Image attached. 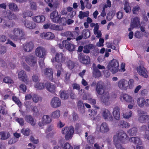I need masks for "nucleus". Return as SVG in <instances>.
<instances>
[{"mask_svg": "<svg viewBox=\"0 0 149 149\" xmlns=\"http://www.w3.org/2000/svg\"><path fill=\"white\" fill-rule=\"evenodd\" d=\"M129 140L136 144L141 145L142 143L141 140L138 137H132L128 139L126 133L122 130L120 131L116 135L114 136L113 141L115 144L119 143V141L126 143Z\"/></svg>", "mask_w": 149, "mask_h": 149, "instance_id": "1", "label": "nucleus"}, {"mask_svg": "<svg viewBox=\"0 0 149 149\" xmlns=\"http://www.w3.org/2000/svg\"><path fill=\"white\" fill-rule=\"evenodd\" d=\"M24 36L22 29L16 28L9 35V37L14 40L20 39Z\"/></svg>", "mask_w": 149, "mask_h": 149, "instance_id": "2", "label": "nucleus"}, {"mask_svg": "<svg viewBox=\"0 0 149 149\" xmlns=\"http://www.w3.org/2000/svg\"><path fill=\"white\" fill-rule=\"evenodd\" d=\"M107 68L113 74L117 72L119 70V64L118 61L115 59L110 61L108 65Z\"/></svg>", "mask_w": 149, "mask_h": 149, "instance_id": "3", "label": "nucleus"}, {"mask_svg": "<svg viewBox=\"0 0 149 149\" xmlns=\"http://www.w3.org/2000/svg\"><path fill=\"white\" fill-rule=\"evenodd\" d=\"M62 134L65 135V138L67 140L70 139L73 136L74 133V128L73 127H65L62 129Z\"/></svg>", "mask_w": 149, "mask_h": 149, "instance_id": "4", "label": "nucleus"}, {"mask_svg": "<svg viewBox=\"0 0 149 149\" xmlns=\"http://www.w3.org/2000/svg\"><path fill=\"white\" fill-rule=\"evenodd\" d=\"M65 60V57L61 53H57L55 55V59H52L53 64L54 66L62 64Z\"/></svg>", "mask_w": 149, "mask_h": 149, "instance_id": "5", "label": "nucleus"}, {"mask_svg": "<svg viewBox=\"0 0 149 149\" xmlns=\"http://www.w3.org/2000/svg\"><path fill=\"white\" fill-rule=\"evenodd\" d=\"M96 91L97 97L99 98V95L104 96L105 94L108 92L105 91L104 85V83L101 81L98 82L96 86Z\"/></svg>", "mask_w": 149, "mask_h": 149, "instance_id": "6", "label": "nucleus"}, {"mask_svg": "<svg viewBox=\"0 0 149 149\" xmlns=\"http://www.w3.org/2000/svg\"><path fill=\"white\" fill-rule=\"evenodd\" d=\"M26 62L31 66L33 67L37 65V60L36 58L30 54L23 58Z\"/></svg>", "mask_w": 149, "mask_h": 149, "instance_id": "7", "label": "nucleus"}, {"mask_svg": "<svg viewBox=\"0 0 149 149\" xmlns=\"http://www.w3.org/2000/svg\"><path fill=\"white\" fill-rule=\"evenodd\" d=\"M52 121V119L50 116L48 115H44L38 123L39 126L42 128L43 127L47 124L50 123Z\"/></svg>", "mask_w": 149, "mask_h": 149, "instance_id": "8", "label": "nucleus"}, {"mask_svg": "<svg viewBox=\"0 0 149 149\" xmlns=\"http://www.w3.org/2000/svg\"><path fill=\"white\" fill-rule=\"evenodd\" d=\"M136 70L138 74L141 76L145 78L148 77V72L143 65L137 66Z\"/></svg>", "mask_w": 149, "mask_h": 149, "instance_id": "9", "label": "nucleus"}, {"mask_svg": "<svg viewBox=\"0 0 149 149\" xmlns=\"http://www.w3.org/2000/svg\"><path fill=\"white\" fill-rule=\"evenodd\" d=\"M35 54L38 57L45 58L46 54V51L43 47H38L36 49Z\"/></svg>", "mask_w": 149, "mask_h": 149, "instance_id": "10", "label": "nucleus"}, {"mask_svg": "<svg viewBox=\"0 0 149 149\" xmlns=\"http://www.w3.org/2000/svg\"><path fill=\"white\" fill-rule=\"evenodd\" d=\"M96 130L103 133H105L109 131V128L107 123H103L100 125L97 126Z\"/></svg>", "mask_w": 149, "mask_h": 149, "instance_id": "11", "label": "nucleus"}, {"mask_svg": "<svg viewBox=\"0 0 149 149\" xmlns=\"http://www.w3.org/2000/svg\"><path fill=\"white\" fill-rule=\"evenodd\" d=\"M50 17L52 21L54 22H63L62 21H61V19H60V15H58V12L56 11H53L50 14Z\"/></svg>", "mask_w": 149, "mask_h": 149, "instance_id": "12", "label": "nucleus"}, {"mask_svg": "<svg viewBox=\"0 0 149 149\" xmlns=\"http://www.w3.org/2000/svg\"><path fill=\"white\" fill-rule=\"evenodd\" d=\"M120 100L123 102L129 103L134 102L133 98L130 95L126 94H123L120 95Z\"/></svg>", "mask_w": 149, "mask_h": 149, "instance_id": "13", "label": "nucleus"}, {"mask_svg": "<svg viewBox=\"0 0 149 149\" xmlns=\"http://www.w3.org/2000/svg\"><path fill=\"white\" fill-rule=\"evenodd\" d=\"M127 81L124 79L120 80L118 82L117 86L122 91L127 89Z\"/></svg>", "mask_w": 149, "mask_h": 149, "instance_id": "14", "label": "nucleus"}, {"mask_svg": "<svg viewBox=\"0 0 149 149\" xmlns=\"http://www.w3.org/2000/svg\"><path fill=\"white\" fill-rule=\"evenodd\" d=\"M78 34V33L77 32H74L72 33L70 31L65 32L61 34L62 36L67 37L68 40H70L72 39H74Z\"/></svg>", "mask_w": 149, "mask_h": 149, "instance_id": "15", "label": "nucleus"}, {"mask_svg": "<svg viewBox=\"0 0 149 149\" xmlns=\"http://www.w3.org/2000/svg\"><path fill=\"white\" fill-rule=\"evenodd\" d=\"M101 115L103 118L105 120H111L113 119L111 112L108 109H104L103 110L101 113Z\"/></svg>", "mask_w": 149, "mask_h": 149, "instance_id": "16", "label": "nucleus"}, {"mask_svg": "<svg viewBox=\"0 0 149 149\" xmlns=\"http://www.w3.org/2000/svg\"><path fill=\"white\" fill-rule=\"evenodd\" d=\"M51 106L54 108H57L61 106V101L57 97H54L51 100L50 103Z\"/></svg>", "mask_w": 149, "mask_h": 149, "instance_id": "17", "label": "nucleus"}, {"mask_svg": "<svg viewBox=\"0 0 149 149\" xmlns=\"http://www.w3.org/2000/svg\"><path fill=\"white\" fill-rule=\"evenodd\" d=\"M140 25L139 19L137 17H135L131 20L130 27L128 29L129 31H131L135 27H137Z\"/></svg>", "mask_w": 149, "mask_h": 149, "instance_id": "18", "label": "nucleus"}, {"mask_svg": "<svg viewBox=\"0 0 149 149\" xmlns=\"http://www.w3.org/2000/svg\"><path fill=\"white\" fill-rule=\"evenodd\" d=\"M41 38L47 40H52L55 36L54 34L51 32H43L40 34Z\"/></svg>", "mask_w": 149, "mask_h": 149, "instance_id": "19", "label": "nucleus"}, {"mask_svg": "<svg viewBox=\"0 0 149 149\" xmlns=\"http://www.w3.org/2000/svg\"><path fill=\"white\" fill-rule=\"evenodd\" d=\"M110 95L109 92L104 94V96H101L100 98L101 102L106 105H109L110 104L109 100Z\"/></svg>", "mask_w": 149, "mask_h": 149, "instance_id": "20", "label": "nucleus"}, {"mask_svg": "<svg viewBox=\"0 0 149 149\" xmlns=\"http://www.w3.org/2000/svg\"><path fill=\"white\" fill-rule=\"evenodd\" d=\"M18 78L23 81L27 84V77L25 72L23 70L19 71L18 73Z\"/></svg>", "mask_w": 149, "mask_h": 149, "instance_id": "21", "label": "nucleus"}, {"mask_svg": "<svg viewBox=\"0 0 149 149\" xmlns=\"http://www.w3.org/2000/svg\"><path fill=\"white\" fill-rule=\"evenodd\" d=\"M32 19L34 22L40 23L43 22L45 20V17L43 15H38L32 17Z\"/></svg>", "mask_w": 149, "mask_h": 149, "instance_id": "22", "label": "nucleus"}, {"mask_svg": "<svg viewBox=\"0 0 149 149\" xmlns=\"http://www.w3.org/2000/svg\"><path fill=\"white\" fill-rule=\"evenodd\" d=\"M63 45H65V47L70 51L74 50L75 47L74 45L70 43L66 40L63 41Z\"/></svg>", "mask_w": 149, "mask_h": 149, "instance_id": "23", "label": "nucleus"}, {"mask_svg": "<svg viewBox=\"0 0 149 149\" xmlns=\"http://www.w3.org/2000/svg\"><path fill=\"white\" fill-rule=\"evenodd\" d=\"M34 45L32 42H30L23 45V48L25 51L29 52L31 51L33 48Z\"/></svg>", "mask_w": 149, "mask_h": 149, "instance_id": "24", "label": "nucleus"}, {"mask_svg": "<svg viewBox=\"0 0 149 149\" xmlns=\"http://www.w3.org/2000/svg\"><path fill=\"white\" fill-rule=\"evenodd\" d=\"M120 108L117 107H115L113 109L112 114L114 118L116 120L120 119Z\"/></svg>", "mask_w": 149, "mask_h": 149, "instance_id": "25", "label": "nucleus"}, {"mask_svg": "<svg viewBox=\"0 0 149 149\" xmlns=\"http://www.w3.org/2000/svg\"><path fill=\"white\" fill-rule=\"evenodd\" d=\"M45 87L47 91L51 93H53L56 91V87L53 84L47 82L45 84Z\"/></svg>", "mask_w": 149, "mask_h": 149, "instance_id": "26", "label": "nucleus"}, {"mask_svg": "<svg viewBox=\"0 0 149 149\" xmlns=\"http://www.w3.org/2000/svg\"><path fill=\"white\" fill-rule=\"evenodd\" d=\"M45 75L46 77L51 80L53 79V72L52 70L50 68L46 69L44 71Z\"/></svg>", "mask_w": 149, "mask_h": 149, "instance_id": "27", "label": "nucleus"}, {"mask_svg": "<svg viewBox=\"0 0 149 149\" xmlns=\"http://www.w3.org/2000/svg\"><path fill=\"white\" fill-rule=\"evenodd\" d=\"M79 61L81 63L84 64H88L90 62V58L88 56L79 55Z\"/></svg>", "mask_w": 149, "mask_h": 149, "instance_id": "28", "label": "nucleus"}, {"mask_svg": "<svg viewBox=\"0 0 149 149\" xmlns=\"http://www.w3.org/2000/svg\"><path fill=\"white\" fill-rule=\"evenodd\" d=\"M25 26L30 29H33L36 27V24L31 21L25 20L24 22Z\"/></svg>", "mask_w": 149, "mask_h": 149, "instance_id": "29", "label": "nucleus"}, {"mask_svg": "<svg viewBox=\"0 0 149 149\" xmlns=\"http://www.w3.org/2000/svg\"><path fill=\"white\" fill-rule=\"evenodd\" d=\"M83 99L84 100H88L89 102L92 104H95L96 103L95 100L90 98V96L88 95L84 94L83 96Z\"/></svg>", "mask_w": 149, "mask_h": 149, "instance_id": "30", "label": "nucleus"}, {"mask_svg": "<svg viewBox=\"0 0 149 149\" xmlns=\"http://www.w3.org/2000/svg\"><path fill=\"white\" fill-rule=\"evenodd\" d=\"M61 112L58 109H57L52 112L50 116L52 118L54 119H57L60 116Z\"/></svg>", "mask_w": 149, "mask_h": 149, "instance_id": "31", "label": "nucleus"}, {"mask_svg": "<svg viewBox=\"0 0 149 149\" xmlns=\"http://www.w3.org/2000/svg\"><path fill=\"white\" fill-rule=\"evenodd\" d=\"M10 136V134L9 132H0V139H6L9 138Z\"/></svg>", "mask_w": 149, "mask_h": 149, "instance_id": "32", "label": "nucleus"}, {"mask_svg": "<svg viewBox=\"0 0 149 149\" xmlns=\"http://www.w3.org/2000/svg\"><path fill=\"white\" fill-rule=\"evenodd\" d=\"M25 120L28 123H30L32 126H34L36 124V121L34 120L33 118L30 116H26Z\"/></svg>", "mask_w": 149, "mask_h": 149, "instance_id": "33", "label": "nucleus"}, {"mask_svg": "<svg viewBox=\"0 0 149 149\" xmlns=\"http://www.w3.org/2000/svg\"><path fill=\"white\" fill-rule=\"evenodd\" d=\"M124 9L126 13H130L131 11V7L129 6V4L128 2L126 1H124Z\"/></svg>", "mask_w": 149, "mask_h": 149, "instance_id": "34", "label": "nucleus"}, {"mask_svg": "<svg viewBox=\"0 0 149 149\" xmlns=\"http://www.w3.org/2000/svg\"><path fill=\"white\" fill-rule=\"evenodd\" d=\"M93 75L95 78H98L100 77L101 75V73L100 70L96 68H95L93 66Z\"/></svg>", "mask_w": 149, "mask_h": 149, "instance_id": "35", "label": "nucleus"}, {"mask_svg": "<svg viewBox=\"0 0 149 149\" xmlns=\"http://www.w3.org/2000/svg\"><path fill=\"white\" fill-rule=\"evenodd\" d=\"M118 125L120 127L123 128H127L130 126L129 123L124 121H121Z\"/></svg>", "mask_w": 149, "mask_h": 149, "instance_id": "36", "label": "nucleus"}, {"mask_svg": "<svg viewBox=\"0 0 149 149\" xmlns=\"http://www.w3.org/2000/svg\"><path fill=\"white\" fill-rule=\"evenodd\" d=\"M145 102V99L143 97H139L137 100V104L140 107H142L144 106Z\"/></svg>", "mask_w": 149, "mask_h": 149, "instance_id": "37", "label": "nucleus"}, {"mask_svg": "<svg viewBox=\"0 0 149 149\" xmlns=\"http://www.w3.org/2000/svg\"><path fill=\"white\" fill-rule=\"evenodd\" d=\"M2 104L3 106H0V113L3 115L6 114L7 113V111L6 109V104L3 102Z\"/></svg>", "mask_w": 149, "mask_h": 149, "instance_id": "38", "label": "nucleus"}, {"mask_svg": "<svg viewBox=\"0 0 149 149\" xmlns=\"http://www.w3.org/2000/svg\"><path fill=\"white\" fill-rule=\"evenodd\" d=\"M89 12L88 11L83 12L80 11L79 13V17L81 19H83L84 17H87L89 15Z\"/></svg>", "mask_w": 149, "mask_h": 149, "instance_id": "39", "label": "nucleus"}, {"mask_svg": "<svg viewBox=\"0 0 149 149\" xmlns=\"http://www.w3.org/2000/svg\"><path fill=\"white\" fill-rule=\"evenodd\" d=\"M60 96L61 98L66 99L68 98L69 95L68 94L67 91H61L60 92Z\"/></svg>", "mask_w": 149, "mask_h": 149, "instance_id": "40", "label": "nucleus"}, {"mask_svg": "<svg viewBox=\"0 0 149 149\" xmlns=\"http://www.w3.org/2000/svg\"><path fill=\"white\" fill-rule=\"evenodd\" d=\"M116 12L114 10H113L108 14L107 16V20H111L114 16Z\"/></svg>", "mask_w": 149, "mask_h": 149, "instance_id": "41", "label": "nucleus"}, {"mask_svg": "<svg viewBox=\"0 0 149 149\" xmlns=\"http://www.w3.org/2000/svg\"><path fill=\"white\" fill-rule=\"evenodd\" d=\"M51 29L61 31L63 29L62 26H58L56 24H51Z\"/></svg>", "mask_w": 149, "mask_h": 149, "instance_id": "42", "label": "nucleus"}, {"mask_svg": "<svg viewBox=\"0 0 149 149\" xmlns=\"http://www.w3.org/2000/svg\"><path fill=\"white\" fill-rule=\"evenodd\" d=\"M137 131V128L136 127H134L129 130L128 131V133L130 135L134 136L136 135Z\"/></svg>", "mask_w": 149, "mask_h": 149, "instance_id": "43", "label": "nucleus"}, {"mask_svg": "<svg viewBox=\"0 0 149 149\" xmlns=\"http://www.w3.org/2000/svg\"><path fill=\"white\" fill-rule=\"evenodd\" d=\"M134 81L133 79H130L129 81H127V89L128 88L129 89H132L134 86Z\"/></svg>", "mask_w": 149, "mask_h": 149, "instance_id": "44", "label": "nucleus"}, {"mask_svg": "<svg viewBox=\"0 0 149 149\" xmlns=\"http://www.w3.org/2000/svg\"><path fill=\"white\" fill-rule=\"evenodd\" d=\"M62 64H60L59 65H56L55 66L57 68H58L59 69L57 70V73L56 74V76L57 77H60L61 72L63 71V69L62 68Z\"/></svg>", "mask_w": 149, "mask_h": 149, "instance_id": "45", "label": "nucleus"}, {"mask_svg": "<svg viewBox=\"0 0 149 149\" xmlns=\"http://www.w3.org/2000/svg\"><path fill=\"white\" fill-rule=\"evenodd\" d=\"M32 100L34 102L37 103L39 101H40L42 100V98L36 95H33L32 96Z\"/></svg>", "mask_w": 149, "mask_h": 149, "instance_id": "46", "label": "nucleus"}, {"mask_svg": "<svg viewBox=\"0 0 149 149\" xmlns=\"http://www.w3.org/2000/svg\"><path fill=\"white\" fill-rule=\"evenodd\" d=\"M82 35L83 37L85 38L89 37L90 35L89 31L88 29L84 30L82 33Z\"/></svg>", "mask_w": 149, "mask_h": 149, "instance_id": "47", "label": "nucleus"}, {"mask_svg": "<svg viewBox=\"0 0 149 149\" xmlns=\"http://www.w3.org/2000/svg\"><path fill=\"white\" fill-rule=\"evenodd\" d=\"M21 132L24 135L28 136L30 133V130L28 128H23L21 130Z\"/></svg>", "mask_w": 149, "mask_h": 149, "instance_id": "48", "label": "nucleus"}, {"mask_svg": "<svg viewBox=\"0 0 149 149\" xmlns=\"http://www.w3.org/2000/svg\"><path fill=\"white\" fill-rule=\"evenodd\" d=\"M66 64L68 68L70 69H72L74 67V63L70 60L66 61Z\"/></svg>", "mask_w": 149, "mask_h": 149, "instance_id": "49", "label": "nucleus"}, {"mask_svg": "<svg viewBox=\"0 0 149 149\" xmlns=\"http://www.w3.org/2000/svg\"><path fill=\"white\" fill-rule=\"evenodd\" d=\"M13 23L10 21H6L4 22L3 26L4 27H10L13 26Z\"/></svg>", "mask_w": 149, "mask_h": 149, "instance_id": "50", "label": "nucleus"}, {"mask_svg": "<svg viewBox=\"0 0 149 149\" xmlns=\"http://www.w3.org/2000/svg\"><path fill=\"white\" fill-rule=\"evenodd\" d=\"M132 115V112L131 111H129L127 112L124 113L123 114V117L124 118L128 119L131 117Z\"/></svg>", "mask_w": 149, "mask_h": 149, "instance_id": "51", "label": "nucleus"}, {"mask_svg": "<svg viewBox=\"0 0 149 149\" xmlns=\"http://www.w3.org/2000/svg\"><path fill=\"white\" fill-rule=\"evenodd\" d=\"M7 14L5 17H8L10 20H12L15 19L16 18V16L13 14H12L10 12H8L7 13H6Z\"/></svg>", "mask_w": 149, "mask_h": 149, "instance_id": "52", "label": "nucleus"}, {"mask_svg": "<svg viewBox=\"0 0 149 149\" xmlns=\"http://www.w3.org/2000/svg\"><path fill=\"white\" fill-rule=\"evenodd\" d=\"M9 8L12 10L16 11L17 10V6L13 3H10L9 5Z\"/></svg>", "mask_w": 149, "mask_h": 149, "instance_id": "53", "label": "nucleus"}, {"mask_svg": "<svg viewBox=\"0 0 149 149\" xmlns=\"http://www.w3.org/2000/svg\"><path fill=\"white\" fill-rule=\"evenodd\" d=\"M35 88L38 89H42L44 87V86L43 84L42 83H37L34 86Z\"/></svg>", "mask_w": 149, "mask_h": 149, "instance_id": "54", "label": "nucleus"}, {"mask_svg": "<svg viewBox=\"0 0 149 149\" xmlns=\"http://www.w3.org/2000/svg\"><path fill=\"white\" fill-rule=\"evenodd\" d=\"M15 120L21 126H22L24 125V120L22 118H15Z\"/></svg>", "mask_w": 149, "mask_h": 149, "instance_id": "55", "label": "nucleus"}, {"mask_svg": "<svg viewBox=\"0 0 149 149\" xmlns=\"http://www.w3.org/2000/svg\"><path fill=\"white\" fill-rule=\"evenodd\" d=\"M104 40L103 39L100 38L99 39V42L96 43V45L98 47H101L103 46L104 45Z\"/></svg>", "mask_w": 149, "mask_h": 149, "instance_id": "56", "label": "nucleus"}, {"mask_svg": "<svg viewBox=\"0 0 149 149\" xmlns=\"http://www.w3.org/2000/svg\"><path fill=\"white\" fill-rule=\"evenodd\" d=\"M114 44V42L113 43H112L110 42H107L106 44V45L107 47L111 48L112 49L115 50L116 47L115 45H113Z\"/></svg>", "mask_w": 149, "mask_h": 149, "instance_id": "57", "label": "nucleus"}, {"mask_svg": "<svg viewBox=\"0 0 149 149\" xmlns=\"http://www.w3.org/2000/svg\"><path fill=\"white\" fill-rule=\"evenodd\" d=\"M12 99L16 103L19 107H20L21 105V103L20 101L18 100L16 96H13L12 97Z\"/></svg>", "mask_w": 149, "mask_h": 149, "instance_id": "58", "label": "nucleus"}, {"mask_svg": "<svg viewBox=\"0 0 149 149\" xmlns=\"http://www.w3.org/2000/svg\"><path fill=\"white\" fill-rule=\"evenodd\" d=\"M61 21H62V20L64 21L65 20L66 21L68 25L72 24L74 22L73 20L71 19H68L67 20H66V19L64 17H62L61 18Z\"/></svg>", "mask_w": 149, "mask_h": 149, "instance_id": "59", "label": "nucleus"}, {"mask_svg": "<svg viewBox=\"0 0 149 149\" xmlns=\"http://www.w3.org/2000/svg\"><path fill=\"white\" fill-rule=\"evenodd\" d=\"M63 149H73L72 147L68 143H65L63 146Z\"/></svg>", "mask_w": 149, "mask_h": 149, "instance_id": "60", "label": "nucleus"}, {"mask_svg": "<svg viewBox=\"0 0 149 149\" xmlns=\"http://www.w3.org/2000/svg\"><path fill=\"white\" fill-rule=\"evenodd\" d=\"M94 34L96 35V37L101 38L102 36V33L99 30L94 32Z\"/></svg>", "mask_w": 149, "mask_h": 149, "instance_id": "61", "label": "nucleus"}, {"mask_svg": "<svg viewBox=\"0 0 149 149\" xmlns=\"http://www.w3.org/2000/svg\"><path fill=\"white\" fill-rule=\"evenodd\" d=\"M140 7L138 6H136L133 7L132 9L133 13L134 14H136L139 10Z\"/></svg>", "mask_w": 149, "mask_h": 149, "instance_id": "62", "label": "nucleus"}, {"mask_svg": "<svg viewBox=\"0 0 149 149\" xmlns=\"http://www.w3.org/2000/svg\"><path fill=\"white\" fill-rule=\"evenodd\" d=\"M32 79L34 82L36 83L39 80V77L38 75H34L32 77Z\"/></svg>", "mask_w": 149, "mask_h": 149, "instance_id": "63", "label": "nucleus"}, {"mask_svg": "<svg viewBox=\"0 0 149 149\" xmlns=\"http://www.w3.org/2000/svg\"><path fill=\"white\" fill-rule=\"evenodd\" d=\"M30 8L32 10H36L37 8L36 3L34 2L31 3Z\"/></svg>", "mask_w": 149, "mask_h": 149, "instance_id": "64", "label": "nucleus"}]
</instances>
